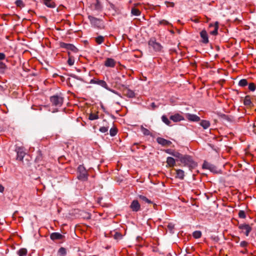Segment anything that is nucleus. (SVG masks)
Segmentation results:
<instances>
[{"mask_svg":"<svg viewBox=\"0 0 256 256\" xmlns=\"http://www.w3.org/2000/svg\"><path fill=\"white\" fill-rule=\"evenodd\" d=\"M6 58V55L2 52H0V60H3Z\"/></svg>","mask_w":256,"mask_h":256,"instance_id":"3c124183","label":"nucleus"},{"mask_svg":"<svg viewBox=\"0 0 256 256\" xmlns=\"http://www.w3.org/2000/svg\"><path fill=\"white\" fill-rule=\"evenodd\" d=\"M180 160L184 166H188L190 168H192L196 166V164L192 158L188 155H183Z\"/></svg>","mask_w":256,"mask_h":256,"instance_id":"20e7f679","label":"nucleus"},{"mask_svg":"<svg viewBox=\"0 0 256 256\" xmlns=\"http://www.w3.org/2000/svg\"><path fill=\"white\" fill-rule=\"evenodd\" d=\"M140 130L144 136H152V132L148 129L144 128L143 126H140Z\"/></svg>","mask_w":256,"mask_h":256,"instance_id":"cd10ccee","label":"nucleus"},{"mask_svg":"<svg viewBox=\"0 0 256 256\" xmlns=\"http://www.w3.org/2000/svg\"><path fill=\"white\" fill-rule=\"evenodd\" d=\"M206 22H208L210 20V18H208L206 16Z\"/></svg>","mask_w":256,"mask_h":256,"instance_id":"13d9d810","label":"nucleus"},{"mask_svg":"<svg viewBox=\"0 0 256 256\" xmlns=\"http://www.w3.org/2000/svg\"><path fill=\"white\" fill-rule=\"evenodd\" d=\"M116 64V62L112 58H106L104 63V65L108 68H114Z\"/></svg>","mask_w":256,"mask_h":256,"instance_id":"dca6fc26","label":"nucleus"},{"mask_svg":"<svg viewBox=\"0 0 256 256\" xmlns=\"http://www.w3.org/2000/svg\"><path fill=\"white\" fill-rule=\"evenodd\" d=\"M219 27V23L218 22H216L214 24H210L209 28H214V30L210 32V34L213 36H216L218 34V29Z\"/></svg>","mask_w":256,"mask_h":256,"instance_id":"ddd939ff","label":"nucleus"},{"mask_svg":"<svg viewBox=\"0 0 256 256\" xmlns=\"http://www.w3.org/2000/svg\"><path fill=\"white\" fill-rule=\"evenodd\" d=\"M152 106L154 108V107H155V104H154V102H152Z\"/></svg>","mask_w":256,"mask_h":256,"instance_id":"bf43d9fd","label":"nucleus"},{"mask_svg":"<svg viewBox=\"0 0 256 256\" xmlns=\"http://www.w3.org/2000/svg\"><path fill=\"white\" fill-rule=\"evenodd\" d=\"M200 125L204 128L206 129L210 126V122L206 120H202L200 122Z\"/></svg>","mask_w":256,"mask_h":256,"instance_id":"bb28decb","label":"nucleus"},{"mask_svg":"<svg viewBox=\"0 0 256 256\" xmlns=\"http://www.w3.org/2000/svg\"><path fill=\"white\" fill-rule=\"evenodd\" d=\"M50 102L52 106L60 107L63 104L64 98L58 95H54L50 98Z\"/></svg>","mask_w":256,"mask_h":256,"instance_id":"39448f33","label":"nucleus"},{"mask_svg":"<svg viewBox=\"0 0 256 256\" xmlns=\"http://www.w3.org/2000/svg\"><path fill=\"white\" fill-rule=\"evenodd\" d=\"M118 132V128L116 126H114L110 130V134L112 136H114L116 135Z\"/></svg>","mask_w":256,"mask_h":256,"instance_id":"473e14b6","label":"nucleus"},{"mask_svg":"<svg viewBox=\"0 0 256 256\" xmlns=\"http://www.w3.org/2000/svg\"><path fill=\"white\" fill-rule=\"evenodd\" d=\"M68 64L70 66H72V65H74V57L71 55V54L70 52H68Z\"/></svg>","mask_w":256,"mask_h":256,"instance_id":"393cba45","label":"nucleus"},{"mask_svg":"<svg viewBox=\"0 0 256 256\" xmlns=\"http://www.w3.org/2000/svg\"><path fill=\"white\" fill-rule=\"evenodd\" d=\"M166 168H173L176 165V160L172 157H168L166 158Z\"/></svg>","mask_w":256,"mask_h":256,"instance_id":"5701e85b","label":"nucleus"},{"mask_svg":"<svg viewBox=\"0 0 256 256\" xmlns=\"http://www.w3.org/2000/svg\"><path fill=\"white\" fill-rule=\"evenodd\" d=\"M159 24L164 25V26H168V25L170 24V22L165 20H162L159 22Z\"/></svg>","mask_w":256,"mask_h":256,"instance_id":"c03bdc74","label":"nucleus"},{"mask_svg":"<svg viewBox=\"0 0 256 256\" xmlns=\"http://www.w3.org/2000/svg\"><path fill=\"white\" fill-rule=\"evenodd\" d=\"M174 170L176 171L175 178H178L181 180H182L184 179V172L183 170H182L181 169H176V168H174Z\"/></svg>","mask_w":256,"mask_h":256,"instance_id":"412c9836","label":"nucleus"},{"mask_svg":"<svg viewBox=\"0 0 256 256\" xmlns=\"http://www.w3.org/2000/svg\"><path fill=\"white\" fill-rule=\"evenodd\" d=\"M65 116V114L64 113H62V115L60 116V118L59 120H62L63 119V118H64L63 116Z\"/></svg>","mask_w":256,"mask_h":256,"instance_id":"5fc2aeb1","label":"nucleus"},{"mask_svg":"<svg viewBox=\"0 0 256 256\" xmlns=\"http://www.w3.org/2000/svg\"><path fill=\"white\" fill-rule=\"evenodd\" d=\"M248 90L250 91H254L256 90V85L254 83L251 82L248 84Z\"/></svg>","mask_w":256,"mask_h":256,"instance_id":"79ce46f5","label":"nucleus"},{"mask_svg":"<svg viewBox=\"0 0 256 256\" xmlns=\"http://www.w3.org/2000/svg\"><path fill=\"white\" fill-rule=\"evenodd\" d=\"M186 116L187 120L190 122H199L200 120V118L196 114H191L188 113V114H186Z\"/></svg>","mask_w":256,"mask_h":256,"instance_id":"f3484780","label":"nucleus"},{"mask_svg":"<svg viewBox=\"0 0 256 256\" xmlns=\"http://www.w3.org/2000/svg\"><path fill=\"white\" fill-rule=\"evenodd\" d=\"M88 18L90 24L94 27L98 28H104L103 20L101 19L92 16H88Z\"/></svg>","mask_w":256,"mask_h":256,"instance_id":"7ed1b4c3","label":"nucleus"},{"mask_svg":"<svg viewBox=\"0 0 256 256\" xmlns=\"http://www.w3.org/2000/svg\"><path fill=\"white\" fill-rule=\"evenodd\" d=\"M122 94L128 98H134L136 96V94L134 90L128 88L127 87H124L122 89Z\"/></svg>","mask_w":256,"mask_h":256,"instance_id":"9d476101","label":"nucleus"},{"mask_svg":"<svg viewBox=\"0 0 256 256\" xmlns=\"http://www.w3.org/2000/svg\"><path fill=\"white\" fill-rule=\"evenodd\" d=\"M17 253L18 256H26L27 254L28 250L25 248H22L18 250Z\"/></svg>","mask_w":256,"mask_h":256,"instance_id":"c85d7f7f","label":"nucleus"},{"mask_svg":"<svg viewBox=\"0 0 256 256\" xmlns=\"http://www.w3.org/2000/svg\"><path fill=\"white\" fill-rule=\"evenodd\" d=\"M78 178L80 180L85 181L88 180V174L83 165H80L78 168Z\"/></svg>","mask_w":256,"mask_h":256,"instance_id":"f257e3e1","label":"nucleus"},{"mask_svg":"<svg viewBox=\"0 0 256 256\" xmlns=\"http://www.w3.org/2000/svg\"><path fill=\"white\" fill-rule=\"evenodd\" d=\"M244 104L248 108H250L253 106V104L251 100L250 96H246L244 100Z\"/></svg>","mask_w":256,"mask_h":256,"instance_id":"4be33fe9","label":"nucleus"},{"mask_svg":"<svg viewBox=\"0 0 256 256\" xmlns=\"http://www.w3.org/2000/svg\"><path fill=\"white\" fill-rule=\"evenodd\" d=\"M131 14L136 16H140L141 14V12L136 8H132L131 10Z\"/></svg>","mask_w":256,"mask_h":256,"instance_id":"2f4dec72","label":"nucleus"},{"mask_svg":"<svg viewBox=\"0 0 256 256\" xmlns=\"http://www.w3.org/2000/svg\"><path fill=\"white\" fill-rule=\"evenodd\" d=\"M148 45L156 52H161L163 48L160 43L156 42L155 38H150L148 42Z\"/></svg>","mask_w":256,"mask_h":256,"instance_id":"f03ea898","label":"nucleus"},{"mask_svg":"<svg viewBox=\"0 0 256 256\" xmlns=\"http://www.w3.org/2000/svg\"><path fill=\"white\" fill-rule=\"evenodd\" d=\"M25 154L26 153L21 148H18L17 150V160L22 161Z\"/></svg>","mask_w":256,"mask_h":256,"instance_id":"b1692460","label":"nucleus"},{"mask_svg":"<svg viewBox=\"0 0 256 256\" xmlns=\"http://www.w3.org/2000/svg\"><path fill=\"white\" fill-rule=\"evenodd\" d=\"M223 116H224V118L227 117V116H226L225 114H224V115H223Z\"/></svg>","mask_w":256,"mask_h":256,"instance_id":"e2e57ef3","label":"nucleus"},{"mask_svg":"<svg viewBox=\"0 0 256 256\" xmlns=\"http://www.w3.org/2000/svg\"><path fill=\"white\" fill-rule=\"evenodd\" d=\"M248 246V242L246 241H242L240 243V246L242 248H246Z\"/></svg>","mask_w":256,"mask_h":256,"instance_id":"de8ad7c7","label":"nucleus"},{"mask_svg":"<svg viewBox=\"0 0 256 256\" xmlns=\"http://www.w3.org/2000/svg\"><path fill=\"white\" fill-rule=\"evenodd\" d=\"M200 36L202 38V43L208 44V34L206 30H204L200 32Z\"/></svg>","mask_w":256,"mask_h":256,"instance_id":"aec40b11","label":"nucleus"},{"mask_svg":"<svg viewBox=\"0 0 256 256\" xmlns=\"http://www.w3.org/2000/svg\"><path fill=\"white\" fill-rule=\"evenodd\" d=\"M248 84V81L246 79H242L238 82V86L242 87H244Z\"/></svg>","mask_w":256,"mask_h":256,"instance_id":"c9c22d12","label":"nucleus"},{"mask_svg":"<svg viewBox=\"0 0 256 256\" xmlns=\"http://www.w3.org/2000/svg\"><path fill=\"white\" fill-rule=\"evenodd\" d=\"M124 236L118 229L111 230L110 232V236L114 238L117 242L122 240Z\"/></svg>","mask_w":256,"mask_h":256,"instance_id":"423d86ee","label":"nucleus"},{"mask_svg":"<svg viewBox=\"0 0 256 256\" xmlns=\"http://www.w3.org/2000/svg\"><path fill=\"white\" fill-rule=\"evenodd\" d=\"M40 2L50 8H54L56 6L54 0H40Z\"/></svg>","mask_w":256,"mask_h":256,"instance_id":"6ab92c4d","label":"nucleus"},{"mask_svg":"<svg viewBox=\"0 0 256 256\" xmlns=\"http://www.w3.org/2000/svg\"><path fill=\"white\" fill-rule=\"evenodd\" d=\"M192 236L195 238H199L202 236V232L200 230L194 231L192 234Z\"/></svg>","mask_w":256,"mask_h":256,"instance_id":"e433bc0d","label":"nucleus"},{"mask_svg":"<svg viewBox=\"0 0 256 256\" xmlns=\"http://www.w3.org/2000/svg\"><path fill=\"white\" fill-rule=\"evenodd\" d=\"M58 253L60 256H64L66 254V250L64 248H60L58 250Z\"/></svg>","mask_w":256,"mask_h":256,"instance_id":"72a5a7b5","label":"nucleus"},{"mask_svg":"<svg viewBox=\"0 0 256 256\" xmlns=\"http://www.w3.org/2000/svg\"><path fill=\"white\" fill-rule=\"evenodd\" d=\"M129 207L130 210L133 212H138L141 210L140 204L137 200H133Z\"/></svg>","mask_w":256,"mask_h":256,"instance_id":"1a4fd4ad","label":"nucleus"},{"mask_svg":"<svg viewBox=\"0 0 256 256\" xmlns=\"http://www.w3.org/2000/svg\"><path fill=\"white\" fill-rule=\"evenodd\" d=\"M238 228L241 230L240 232H243L246 236H248L252 230V228L248 224H242L238 226Z\"/></svg>","mask_w":256,"mask_h":256,"instance_id":"0eeeda50","label":"nucleus"},{"mask_svg":"<svg viewBox=\"0 0 256 256\" xmlns=\"http://www.w3.org/2000/svg\"><path fill=\"white\" fill-rule=\"evenodd\" d=\"M14 3L16 7L20 8H22L25 6V4L22 0H16Z\"/></svg>","mask_w":256,"mask_h":256,"instance_id":"c756f323","label":"nucleus"},{"mask_svg":"<svg viewBox=\"0 0 256 256\" xmlns=\"http://www.w3.org/2000/svg\"><path fill=\"white\" fill-rule=\"evenodd\" d=\"M102 198H99V200H98V202L99 203H100V200H102Z\"/></svg>","mask_w":256,"mask_h":256,"instance_id":"680f3d73","label":"nucleus"},{"mask_svg":"<svg viewBox=\"0 0 256 256\" xmlns=\"http://www.w3.org/2000/svg\"><path fill=\"white\" fill-rule=\"evenodd\" d=\"M156 206V204H154V208H155Z\"/></svg>","mask_w":256,"mask_h":256,"instance_id":"052dcab7","label":"nucleus"},{"mask_svg":"<svg viewBox=\"0 0 256 256\" xmlns=\"http://www.w3.org/2000/svg\"><path fill=\"white\" fill-rule=\"evenodd\" d=\"M92 10L98 11L102 10V6L100 0H96V2L90 5Z\"/></svg>","mask_w":256,"mask_h":256,"instance_id":"4468645a","label":"nucleus"},{"mask_svg":"<svg viewBox=\"0 0 256 256\" xmlns=\"http://www.w3.org/2000/svg\"><path fill=\"white\" fill-rule=\"evenodd\" d=\"M168 227L170 228H174V226L172 224H169L168 226Z\"/></svg>","mask_w":256,"mask_h":256,"instance_id":"6e6d98bb","label":"nucleus"},{"mask_svg":"<svg viewBox=\"0 0 256 256\" xmlns=\"http://www.w3.org/2000/svg\"><path fill=\"white\" fill-rule=\"evenodd\" d=\"M162 119L164 123H165L168 126H170L171 122L166 116H162Z\"/></svg>","mask_w":256,"mask_h":256,"instance_id":"58836bf2","label":"nucleus"},{"mask_svg":"<svg viewBox=\"0 0 256 256\" xmlns=\"http://www.w3.org/2000/svg\"><path fill=\"white\" fill-rule=\"evenodd\" d=\"M99 118L98 112H91L88 116V119L91 120H97Z\"/></svg>","mask_w":256,"mask_h":256,"instance_id":"a878e982","label":"nucleus"},{"mask_svg":"<svg viewBox=\"0 0 256 256\" xmlns=\"http://www.w3.org/2000/svg\"><path fill=\"white\" fill-rule=\"evenodd\" d=\"M4 188L1 184H0V192H4Z\"/></svg>","mask_w":256,"mask_h":256,"instance_id":"864d4df0","label":"nucleus"},{"mask_svg":"<svg viewBox=\"0 0 256 256\" xmlns=\"http://www.w3.org/2000/svg\"><path fill=\"white\" fill-rule=\"evenodd\" d=\"M238 215L239 218H246V214L244 211L242 210L239 211Z\"/></svg>","mask_w":256,"mask_h":256,"instance_id":"a19ab883","label":"nucleus"},{"mask_svg":"<svg viewBox=\"0 0 256 256\" xmlns=\"http://www.w3.org/2000/svg\"><path fill=\"white\" fill-rule=\"evenodd\" d=\"M108 128H109V126H108L106 125L105 126H101L99 130L100 132H101L102 133H106L108 132Z\"/></svg>","mask_w":256,"mask_h":256,"instance_id":"4c0bfd02","label":"nucleus"},{"mask_svg":"<svg viewBox=\"0 0 256 256\" xmlns=\"http://www.w3.org/2000/svg\"><path fill=\"white\" fill-rule=\"evenodd\" d=\"M136 146L137 148H141L142 150H144L146 148V146L144 145H140L138 143H134L133 145V147Z\"/></svg>","mask_w":256,"mask_h":256,"instance_id":"49530a36","label":"nucleus"},{"mask_svg":"<svg viewBox=\"0 0 256 256\" xmlns=\"http://www.w3.org/2000/svg\"><path fill=\"white\" fill-rule=\"evenodd\" d=\"M165 4L167 7H172L173 8L174 6V3L172 2H166Z\"/></svg>","mask_w":256,"mask_h":256,"instance_id":"a18cd8bd","label":"nucleus"},{"mask_svg":"<svg viewBox=\"0 0 256 256\" xmlns=\"http://www.w3.org/2000/svg\"><path fill=\"white\" fill-rule=\"evenodd\" d=\"M6 68V64L3 62H0V72H3Z\"/></svg>","mask_w":256,"mask_h":256,"instance_id":"37998d69","label":"nucleus"},{"mask_svg":"<svg viewBox=\"0 0 256 256\" xmlns=\"http://www.w3.org/2000/svg\"><path fill=\"white\" fill-rule=\"evenodd\" d=\"M104 40V36H100L96 38V42L98 44H102Z\"/></svg>","mask_w":256,"mask_h":256,"instance_id":"f704fd0d","label":"nucleus"},{"mask_svg":"<svg viewBox=\"0 0 256 256\" xmlns=\"http://www.w3.org/2000/svg\"><path fill=\"white\" fill-rule=\"evenodd\" d=\"M174 151V150H172V149H167V150H164V152L166 153L170 154V155H172Z\"/></svg>","mask_w":256,"mask_h":256,"instance_id":"09e8293b","label":"nucleus"},{"mask_svg":"<svg viewBox=\"0 0 256 256\" xmlns=\"http://www.w3.org/2000/svg\"><path fill=\"white\" fill-rule=\"evenodd\" d=\"M170 119L174 122H179L184 120V117L180 114L176 113L174 115H172L170 117Z\"/></svg>","mask_w":256,"mask_h":256,"instance_id":"2eb2a0df","label":"nucleus"},{"mask_svg":"<svg viewBox=\"0 0 256 256\" xmlns=\"http://www.w3.org/2000/svg\"><path fill=\"white\" fill-rule=\"evenodd\" d=\"M90 83L100 85L101 86H102V88H104L106 90H110L106 82L104 80H100L98 79H96V80L93 79L90 80Z\"/></svg>","mask_w":256,"mask_h":256,"instance_id":"9b49d317","label":"nucleus"},{"mask_svg":"<svg viewBox=\"0 0 256 256\" xmlns=\"http://www.w3.org/2000/svg\"><path fill=\"white\" fill-rule=\"evenodd\" d=\"M138 198L140 200H142V201H144L148 204H153L152 201H151L150 200H149L146 196H145L143 195L140 194L138 196Z\"/></svg>","mask_w":256,"mask_h":256,"instance_id":"7c9ffc66","label":"nucleus"},{"mask_svg":"<svg viewBox=\"0 0 256 256\" xmlns=\"http://www.w3.org/2000/svg\"><path fill=\"white\" fill-rule=\"evenodd\" d=\"M190 20H191L192 21V22H194L195 23H198V22H200V19H199V18H192L190 19Z\"/></svg>","mask_w":256,"mask_h":256,"instance_id":"8fccbe9b","label":"nucleus"},{"mask_svg":"<svg viewBox=\"0 0 256 256\" xmlns=\"http://www.w3.org/2000/svg\"><path fill=\"white\" fill-rule=\"evenodd\" d=\"M203 168H208V169H210V166H209V164L207 162H204V164H203Z\"/></svg>","mask_w":256,"mask_h":256,"instance_id":"603ef678","label":"nucleus"},{"mask_svg":"<svg viewBox=\"0 0 256 256\" xmlns=\"http://www.w3.org/2000/svg\"><path fill=\"white\" fill-rule=\"evenodd\" d=\"M50 238L52 240H64V236L61 234L57 232H52L50 235Z\"/></svg>","mask_w":256,"mask_h":256,"instance_id":"f8f14e48","label":"nucleus"},{"mask_svg":"<svg viewBox=\"0 0 256 256\" xmlns=\"http://www.w3.org/2000/svg\"><path fill=\"white\" fill-rule=\"evenodd\" d=\"M156 142L158 144H161L162 146H168L172 144L170 140L160 137H158L156 138Z\"/></svg>","mask_w":256,"mask_h":256,"instance_id":"a211bd4d","label":"nucleus"},{"mask_svg":"<svg viewBox=\"0 0 256 256\" xmlns=\"http://www.w3.org/2000/svg\"><path fill=\"white\" fill-rule=\"evenodd\" d=\"M60 46L61 48L71 50L75 53L78 52V49L74 44H67L64 42H60Z\"/></svg>","mask_w":256,"mask_h":256,"instance_id":"6e6552de","label":"nucleus"},{"mask_svg":"<svg viewBox=\"0 0 256 256\" xmlns=\"http://www.w3.org/2000/svg\"><path fill=\"white\" fill-rule=\"evenodd\" d=\"M138 254L140 256H143V254L141 252H138Z\"/></svg>","mask_w":256,"mask_h":256,"instance_id":"4d7b16f0","label":"nucleus"},{"mask_svg":"<svg viewBox=\"0 0 256 256\" xmlns=\"http://www.w3.org/2000/svg\"><path fill=\"white\" fill-rule=\"evenodd\" d=\"M172 156L175 158H178L179 160H180L183 155L180 154L179 152L174 150Z\"/></svg>","mask_w":256,"mask_h":256,"instance_id":"ea45409f","label":"nucleus"}]
</instances>
